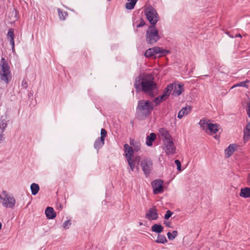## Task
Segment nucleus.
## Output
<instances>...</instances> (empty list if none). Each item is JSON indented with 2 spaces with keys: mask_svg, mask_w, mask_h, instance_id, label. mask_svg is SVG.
<instances>
[{
  "mask_svg": "<svg viewBox=\"0 0 250 250\" xmlns=\"http://www.w3.org/2000/svg\"><path fill=\"white\" fill-rule=\"evenodd\" d=\"M140 166L146 176H149L153 167L152 161L149 158L145 159L141 162Z\"/></svg>",
  "mask_w": 250,
  "mask_h": 250,
  "instance_id": "5",
  "label": "nucleus"
},
{
  "mask_svg": "<svg viewBox=\"0 0 250 250\" xmlns=\"http://www.w3.org/2000/svg\"><path fill=\"white\" fill-rule=\"evenodd\" d=\"M31 193L33 195H36L40 190V187L38 184L33 183L30 186Z\"/></svg>",
  "mask_w": 250,
  "mask_h": 250,
  "instance_id": "29",
  "label": "nucleus"
},
{
  "mask_svg": "<svg viewBox=\"0 0 250 250\" xmlns=\"http://www.w3.org/2000/svg\"><path fill=\"white\" fill-rule=\"evenodd\" d=\"M235 37H241V35L240 34H236L235 36Z\"/></svg>",
  "mask_w": 250,
  "mask_h": 250,
  "instance_id": "48",
  "label": "nucleus"
},
{
  "mask_svg": "<svg viewBox=\"0 0 250 250\" xmlns=\"http://www.w3.org/2000/svg\"><path fill=\"white\" fill-rule=\"evenodd\" d=\"M12 78L11 72L3 74L0 75V80L4 82L6 84H8Z\"/></svg>",
  "mask_w": 250,
  "mask_h": 250,
  "instance_id": "19",
  "label": "nucleus"
},
{
  "mask_svg": "<svg viewBox=\"0 0 250 250\" xmlns=\"http://www.w3.org/2000/svg\"><path fill=\"white\" fill-rule=\"evenodd\" d=\"M145 13L147 20L151 24L149 26L146 32V42L153 45L160 39L158 31L155 28V24L159 20L158 14L151 5L145 9Z\"/></svg>",
  "mask_w": 250,
  "mask_h": 250,
  "instance_id": "1",
  "label": "nucleus"
},
{
  "mask_svg": "<svg viewBox=\"0 0 250 250\" xmlns=\"http://www.w3.org/2000/svg\"><path fill=\"white\" fill-rule=\"evenodd\" d=\"M156 139V134L151 133L149 135L147 136L146 138V144L147 146H151L153 145V142Z\"/></svg>",
  "mask_w": 250,
  "mask_h": 250,
  "instance_id": "17",
  "label": "nucleus"
},
{
  "mask_svg": "<svg viewBox=\"0 0 250 250\" xmlns=\"http://www.w3.org/2000/svg\"><path fill=\"white\" fill-rule=\"evenodd\" d=\"M247 182L249 185H250V173H249L247 177Z\"/></svg>",
  "mask_w": 250,
  "mask_h": 250,
  "instance_id": "47",
  "label": "nucleus"
},
{
  "mask_svg": "<svg viewBox=\"0 0 250 250\" xmlns=\"http://www.w3.org/2000/svg\"><path fill=\"white\" fill-rule=\"evenodd\" d=\"M9 41L10 44L12 46V51H14V46H15L14 39H9Z\"/></svg>",
  "mask_w": 250,
  "mask_h": 250,
  "instance_id": "43",
  "label": "nucleus"
},
{
  "mask_svg": "<svg viewBox=\"0 0 250 250\" xmlns=\"http://www.w3.org/2000/svg\"><path fill=\"white\" fill-rule=\"evenodd\" d=\"M191 109L190 106L183 107L179 112L177 117L179 119L182 118L184 116L188 114L191 112Z\"/></svg>",
  "mask_w": 250,
  "mask_h": 250,
  "instance_id": "12",
  "label": "nucleus"
},
{
  "mask_svg": "<svg viewBox=\"0 0 250 250\" xmlns=\"http://www.w3.org/2000/svg\"><path fill=\"white\" fill-rule=\"evenodd\" d=\"M157 84L153 81L152 76H146L142 79L141 89L146 94L150 96H153V91L156 88Z\"/></svg>",
  "mask_w": 250,
  "mask_h": 250,
  "instance_id": "3",
  "label": "nucleus"
},
{
  "mask_svg": "<svg viewBox=\"0 0 250 250\" xmlns=\"http://www.w3.org/2000/svg\"><path fill=\"white\" fill-rule=\"evenodd\" d=\"M0 198L4 207L12 208L15 206L16 203L15 198L13 196L6 194L5 191L0 194Z\"/></svg>",
  "mask_w": 250,
  "mask_h": 250,
  "instance_id": "4",
  "label": "nucleus"
},
{
  "mask_svg": "<svg viewBox=\"0 0 250 250\" xmlns=\"http://www.w3.org/2000/svg\"><path fill=\"white\" fill-rule=\"evenodd\" d=\"M167 99L165 98L162 97V95H160L154 99V102L155 103L156 105H157L161 103H162L163 101H165Z\"/></svg>",
  "mask_w": 250,
  "mask_h": 250,
  "instance_id": "34",
  "label": "nucleus"
},
{
  "mask_svg": "<svg viewBox=\"0 0 250 250\" xmlns=\"http://www.w3.org/2000/svg\"><path fill=\"white\" fill-rule=\"evenodd\" d=\"M173 89V84L172 83H170L168 84L167 86L163 91V93L161 95L162 96V97L167 99Z\"/></svg>",
  "mask_w": 250,
  "mask_h": 250,
  "instance_id": "13",
  "label": "nucleus"
},
{
  "mask_svg": "<svg viewBox=\"0 0 250 250\" xmlns=\"http://www.w3.org/2000/svg\"><path fill=\"white\" fill-rule=\"evenodd\" d=\"M14 31L13 28H10L7 33V38L9 39H14Z\"/></svg>",
  "mask_w": 250,
  "mask_h": 250,
  "instance_id": "35",
  "label": "nucleus"
},
{
  "mask_svg": "<svg viewBox=\"0 0 250 250\" xmlns=\"http://www.w3.org/2000/svg\"><path fill=\"white\" fill-rule=\"evenodd\" d=\"M59 18L61 20L64 21L66 19V17L68 16L67 12L62 11L61 9L58 8L57 10Z\"/></svg>",
  "mask_w": 250,
  "mask_h": 250,
  "instance_id": "30",
  "label": "nucleus"
},
{
  "mask_svg": "<svg viewBox=\"0 0 250 250\" xmlns=\"http://www.w3.org/2000/svg\"><path fill=\"white\" fill-rule=\"evenodd\" d=\"M21 86L23 89H27V88L28 87L27 82L25 79H23L22 80Z\"/></svg>",
  "mask_w": 250,
  "mask_h": 250,
  "instance_id": "39",
  "label": "nucleus"
},
{
  "mask_svg": "<svg viewBox=\"0 0 250 250\" xmlns=\"http://www.w3.org/2000/svg\"><path fill=\"white\" fill-rule=\"evenodd\" d=\"M249 82V81L241 82L237 83L236 85H234V86H242L244 87H248V85L247 83Z\"/></svg>",
  "mask_w": 250,
  "mask_h": 250,
  "instance_id": "36",
  "label": "nucleus"
},
{
  "mask_svg": "<svg viewBox=\"0 0 250 250\" xmlns=\"http://www.w3.org/2000/svg\"><path fill=\"white\" fill-rule=\"evenodd\" d=\"M71 225V221L70 220H67L63 223L62 226L64 229H68Z\"/></svg>",
  "mask_w": 250,
  "mask_h": 250,
  "instance_id": "37",
  "label": "nucleus"
},
{
  "mask_svg": "<svg viewBox=\"0 0 250 250\" xmlns=\"http://www.w3.org/2000/svg\"><path fill=\"white\" fill-rule=\"evenodd\" d=\"M124 146L125 148V157L126 159L127 160L129 159V158H133L132 157L134 151L132 147L129 146L127 144H125Z\"/></svg>",
  "mask_w": 250,
  "mask_h": 250,
  "instance_id": "11",
  "label": "nucleus"
},
{
  "mask_svg": "<svg viewBox=\"0 0 250 250\" xmlns=\"http://www.w3.org/2000/svg\"><path fill=\"white\" fill-rule=\"evenodd\" d=\"M239 195L245 198L250 197V188L246 187L242 188Z\"/></svg>",
  "mask_w": 250,
  "mask_h": 250,
  "instance_id": "21",
  "label": "nucleus"
},
{
  "mask_svg": "<svg viewBox=\"0 0 250 250\" xmlns=\"http://www.w3.org/2000/svg\"><path fill=\"white\" fill-rule=\"evenodd\" d=\"M154 105L150 101H139L136 107V113L138 118L141 119L146 118L151 114Z\"/></svg>",
  "mask_w": 250,
  "mask_h": 250,
  "instance_id": "2",
  "label": "nucleus"
},
{
  "mask_svg": "<svg viewBox=\"0 0 250 250\" xmlns=\"http://www.w3.org/2000/svg\"><path fill=\"white\" fill-rule=\"evenodd\" d=\"M107 135V131L104 128H102L101 130V137L100 138L103 139H104V138L106 137Z\"/></svg>",
  "mask_w": 250,
  "mask_h": 250,
  "instance_id": "38",
  "label": "nucleus"
},
{
  "mask_svg": "<svg viewBox=\"0 0 250 250\" xmlns=\"http://www.w3.org/2000/svg\"><path fill=\"white\" fill-rule=\"evenodd\" d=\"M10 72V67L7 61L4 58H2L0 62V75Z\"/></svg>",
  "mask_w": 250,
  "mask_h": 250,
  "instance_id": "8",
  "label": "nucleus"
},
{
  "mask_svg": "<svg viewBox=\"0 0 250 250\" xmlns=\"http://www.w3.org/2000/svg\"><path fill=\"white\" fill-rule=\"evenodd\" d=\"M235 145L234 144H230L229 146L225 150V152L226 155H227V157H230L232 155L233 152L235 151Z\"/></svg>",
  "mask_w": 250,
  "mask_h": 250,
  "instance_id": "25",
  "label": "nucleus"
},
{
  "mask_svg": "<svg viewBox=\"0 0 250 250\" xmlns=\"http://www.w3.org/2000/svg\"><path fill=\"white\" fill-rule=\"evenodd\" d=\"M155 242L157 243L165 244L167 240L165 235L159 234Z\"/></svg>",
  "mask_w": 250,
  "mask_h": 250,
  "instance_id": "31",
  "label": "nucleus"
},
{
  "mask_svg": "<svg viewBox=\"0 0 250 250\" xmlns=\"http://www.w3.org/2000/svg\"><path fill=\"white\" fill-rule=\"evenodd\" d=\"M104 144V139L102 140V139L99 137L95 140L94 144V147L98 152L99 150L102 147Z\"/></svg>",
  "mask_w": 250,
  "mask_h": 250,
  "instance_id": "18",
  "label": "nucleus"
},
{
  "mask_svg": "<svg viewBox=\"0 0 250 250\" xmlns=\"http://www.w3.org/2000/svg\"><path fill=\"white\" fill-rule=\"evenodd\" d=\"M160 135L162 137L163 142L172 139L169 132L164 128H161L159 130Z\"/></svg>",
  "mask_w": 250,
  "mask_h": 250,
  "instance_id": "10",
  "label": "nucleus"
},
{
  "mask_svg": "<svg viewBox=\"0 0 250 250\" xmlns=\"http://www.w3.org/2000/svg\"><path fill=\"white\" fill-rule=\"evenodd\" d=\"M183 90V85L180 84L175 85L172 94L174 96L180 95Z\"/></svg>",
  "mask_w": 250,
  "mask_h": 250,
  "instance_id": "23",
  "label": "nucleus"
},
{
  "mask_svg": "<svg viewBox=\"0 0 250 250\" xmlns=\"http://www.w3.org/2000/svg\"><path fill=\"white\" fill-rule=\"evenodd\" d=\"M146 218L149 220H155L158 218L157 210L155 207L150 208L146 214Z\"/></svg>",
  "mask_w": 250,
  "mask_h": 250,
  "instance_id": "9",
  "label": "nucleus"
},
{
  "mask_svg": "<svg viewBox=\"0 0 250 250\" xmlns=\"http://www.w3.org/2000/svg\"><path fill=\"white\" fill-rule=\"evenodd\" d=\"M153 193L158 194L163 192V181L161 179H157L153 181L152 183Z\"/></svg>",
  "mask_w": 250,
  "mask_h": 250,
  "instance_id": "6",
  "label": "nucleus"
},
{
  "mask_svg": "<svg viewBox=\"0 0 250 250\" xmlns=\"http://www.w3.org/2000/svg\"><path fill=\"white\" fill-rule=\"evenodd\" d=\"M140 159V156H136L134 158H129V159H127V163L128 164L130 167V168L132 171H134L135 166V163L137 161V163H138Z\"/></svg>",
  "mask_w": 250,
  "mask_h": 250,
  "instance_id": "16",
  "label": "nucleus"
},
{
  "mask_svg": "<svg viewBox=\"0 0 250 250\" xmlns=\"http://www.w3.org/2000/svg\"><path fill=\"white\" fill-rule=\"evenodd\" d=\"M175 165L177 166V169L178 171L181 170V164L179 160H176L174 162Z\"/></svg>",
  "mask_w": 250,
  "mask_h": 250,
  "instance_id": "42",
  "label": "nucleus"
},
{
  "mask_svg": "<svg viewBox=\"0 0 250 250\" xmlns=\"http://www.w3.org/2000/svg\"><path fill=\"white\" fill-rule=\"evenodd\" d=\"M155 50V53H156V55L159 54L158 57L164 56L170 53L169 50L164 49L160 47H156Z\"/></svg>",
  "mask_w": 250,
  "mask_h": 250,
  "instance_id": "20",
  "label": "nucleus"
},
{
  "mask_svg": "<svg viewBox=\"0 0 250 250\" xmlns=\"http://www.w3.org/2000/svg\"><path fill=\"white\" fill-rule=\"evenodd\" d=\"M250 138V122L247 124L244 129V139L248 141Z\"/></svg>",
  "mask_w": 250,
  "mask_h": 250,
  "instance_id": "22",
  "label": "nucleus"
},
{
  "mask_svg": "<svg viewBox=\"0 0 250 250\" xmlns=\"http://www.w3.org/2000/svg\"><path fill=\"white\" fill-rule=\"evenodd\" d=\"M156 48V47H153L152 48L147 49L145 53V57L146 58H149L152 56L156 57L157 56L156 53H155Z\"/></svg>",
  "mask_w": 250,
  "mask_h": 250,
  "instance_id": "24",
  "label": "nucleus"
},
{
  "mask_svg": "<svg viewBox=\"0 0 250 250\" xmlns=\"http://www.w3.org/2000/svg\"><path fill=\"white\" fill-rule=\"evenodd\" d=\"M2 228V224L1 223H0V230Z\"/></svg>",
  "mask_w": 250,
  "mask_h": 250,
  "instance_id": "50",
  "label": "nucleus"
},
{
  "mask_svg": "<svg viewBox=\"0 0 250 250\" xmlns=\"http://www.w3.org/2000/svg\"><path fill=\"white\" fill-rule=\"evenodd\" d=\"M209 120L205 118H204L200 120L199 124L200 125V127L205 131L206 133L208 132V126H209V124L208 123Z\"/></svg>",
  "mask_w": 250,
  "mask_h": 250,
  "instance_id": "15",
  "label": "nucleus"
},
{
  "mask_svg": "<svg viewBox=\"0 0 250 250\" xmlns=\"http://www.w3.org/2000/svg\"><path fill=\"white\" fill-rule=\"evenodd\" d=\"M46 217L49 219H53L56 216V213L52 207H47L45 211Z\"/></svg>",
  "mask_w": 250,
  "mask_h": 250,
  "instance_id": "14",
  "label": "nucleus"
},
{
  "mask_svg": "<svg viewBox=\"0 0 250 250\" xmlns=\"http://www.w3.org/2000/svg\"><path fill=\"white\" fill-rule=\"evenodd\" d=\"M141 146L139 144L137 143L135 145V147H134V151L136 152H138L140 149Z\"/></svg>",
  "mask_w": 250,
  "mask_h": 250,
  "instance_id": "44",
  "label": "nucleus"
},
{
  "mask_svg": "<svg viewBox=\"0 0 250 250\" xmlns=\"http://www.w3.org/2000/svg\"><path fill=\"white\" fill-rule=\"evenodd\" d=\"M137 0H130V2H126L125 8L128 10H131L134 8Z\"/></svg>",
  "mask_w": 250,
  "mask_h": 250,
  "instance_id": "32",
  "label": "nucleus"
},
{
  "mask_svg": "<svg viewBox=\"0 0 250 250\" xmlns=\"http://www.w3.org/2000/svg\"><path fill=\"white\" fill-rule=\"evenodd\" d=\"M142 224H142V222H140L139 225H140V226H141V225H142Z\"/></svg>",
  "mask_w": 250,
  "mask_h": 250,
  "instance_id": "51",
  "label": "nucleus"
},
{
  "mask_svg": "<svg viewBox=\"0 0 250 250\" xmlns=\"http://www.w3.org/2000/svg\"><path fill=\"white\" fill-rule=\"evenodd\" d=\"M164 224L168 228H172L171 224L170 222L165 221Z\"/></svg>",
  "mask_w": 250,
  "mask_h": 250,
  "instance_id": "45",
  "label": "nucleus"
},
{
  "mask_svg": "<svg viewBox=\"0 0 250 250\" xmlns=\"http://www.w3.org/2000/svg\"><path fill=\"white\" fill-rule=\"evenodd\" d=\"M178 235V232L176 230H173L172 233L168 232L167 233V237L170 240H173Z\"/></svg>",
  "mask_w": 250,
  "mask_h": 250,
  "instance_id": "33",
  "label": "nucleus"
},
{
  "mask_svg": "<svg viewBox=\"0 0 250 250\" xmlns=\"http://www.w3.org/2000/svg\"><path fill=\"white\" fill-rule=\"evenodd\" d=\"M137 144L136 142H135L133 140H130V145L133 147H135V145Z\"/></svg>",
  "mask_w": 250,
  "mask_h": 250,
  "instance_id": "46",
  "label": "nucleus"
},
{
  "mask_svg": "<svg viewBox=\"0 0 250 250\" xmlns=\"http://www.w3.org/2000/svg\"><path fill=\"white\" fill-rule=\"evenodd\" d=\"M142 79L140 76H138L135 79L134 87L137 91H140L141 90Z\"/></svg>",
  "mask_w": 250,
  "mask_h": 250,
  "instance_id": "28",
  "label": "nucleus"
},
{
  "mask_svg": "<svg viewBox=\"0 0 250 250\" xmlns=\"http://www.w3.org/2000/svg\"><path fill=\"white\" fill-rule=\"evenodd\" d=\"M145 24H146V22H145V21L142 18H141L140 20V22L138 24H137L136 27L137 28L142 27L144 26L145 25Z\"/></svg>",
  "mask_w": 250,
  "mask_h": 250,
  "instance_id": "41",
  "label": "nucleus"
},
{
  "mask_svg": "<svg viewBox=\"0 0 250 250\" xmlns=\"http://www.w3.org/2000/svg\"><path fill=\"white\" fill-rule=\"evenodd\" d=\"M136 168V169H137V170H138V169H139V167H138V166H137Z\"/></svg>",
  "mask_w": 250,
  "mask_h": 250,
  "instance_id": "52",
  "label": "nucleus"
},
{
  "mask_svg": "<svg viewBox=\"0 0 250 250\" xmlns=\"http://www.w3.org/2000/svg\"><path fill=\"white\" fill-rule=\"evenodd\" d=\"M214 138L216 139H218L219 137L217 135H215L214 136Z\"/></svg>",
  "mask_w": 250,
  "mask_h": 250,
  "instance_id": "49",
  "label": "nucleus"
},
{
  "mask_svg": "<svg viewBox=\"0 0 250 250\" xmlns=\"http://www.w3.org/2000/svg\"><path fill=\"white\" fill-rule=\"evenodd\" d=\"M220 125L217 124H209V126H208V131H209L213 134L216 133L219 129Z\"/></svg>",
  "mask_w": 250,
  "mask_h": 250,
  "instance_id": "26",
  "label": "nucleus"
},
{
  "mask_svg": "<svg viewBox=\"0 0 250 250\" xmlns=\"http://www.w3.org/2000/svg\"><path fill=\"white\" fill-rule=\"evenodd\" d=\"M173 213L169 210L167 211L165 215L164 218L165 219H168L172 215Z\"/></svg>",
  "mask_w": 250,
  "mask_h": 250,
  "instance_id": "40",
  "label": "nucleus"
},
{
  "mask_svg": "<svg viewBox=\"0 0 250 250\" xmlns=\"http://www.w3.org/2000/svg\"><path fill=\"white\" fill-rule=\"evenodd\" d=\"M164 147L163 149L167 155L173 154L175 152L176 148L172 139L164 142Z\"/></svg>",
  "mask_w": 250,
  "mask_h": 250,
  "instance_id": "7",
  "label": "nucleus"
},
{
  "mask_svg": "<svg viewBox=\"0 0 250 250\" xmlns=\"http://www.w3.org/2000/svg\"><path fill=\"white\" fill-rule=\"evenodd\" d=\"M151 229L152 231L160 233L163 231L164 228L160 224H155L151 227Z\"/></svg>",
  "mask_w": 250,
  "mask_h": 250,
  "instance_id": "27",
  "label": "nucleus"
}]
</instances>
